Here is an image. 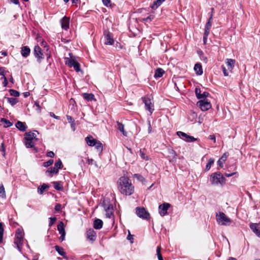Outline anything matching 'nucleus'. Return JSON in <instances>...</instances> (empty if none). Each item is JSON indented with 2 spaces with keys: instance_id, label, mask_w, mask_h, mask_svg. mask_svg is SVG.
I'll list each match as a JSON object with an SVG mask.
<instances>
[{
  "instance_id": "1",
  "label": "nucleus",
  "mask_w": 260,
  "mask_h": 260,
  "mask_svg": "<svg viewBox=\"0 0 260 260\" xmlns=\"http://www.w3.org/2000/svg\"><path fill=\"white\" fill-rule=\"evenodd\" d=\"M117 183L118 189L121 194L130 196L134 192V186L133 185L131 180L127 177H120Z\"/></svg>"
},
{
  "instance_id": "2",
  "label": "nucleus",
  "mask_w": 260,
  "mask_h": 260,
  "mask_svg": "<svg viewBox=\"0 0 260 260\" xmlns=\"http://www.w3.org/2000/svg\"><path fill=\"white\" fill-rule=\"evenodd\" d=\"M216 219L218 224L221 225H230L232 223L231 219L221 212L216 213Z\"/></svg>"
},
{
  "instance_id": "3",
  "label": "nucleus",
  "mask_w": 260,
  "mask_h": 260,
  "mask_svg": "<svg viewBox=\"0 0 260 260\" xmlns=\"http://www.w3.org/2000/svg\"><path fill=\"white\" fill-rule=\"evenodd\" d=\"M225 181L223 176L219 172L214 173L211 174L210 177V181L212 184H221L224 183Z\"/></svg>"
},
{
  "instance_id": "4",
  "label": "nucleus",
  "mask_w": 260,
  "mask_h": 260,
  "mask_svg": "<svg viewBox=\"0 0 260 260\" xmlns=\"http://www.w3.org/2000/svg\"><path fill=\"white\" fill-rule=\"evenodd\" d=\"M23 239V234L22 231L20 229L17 230L15 236L14 244L16 245L17 248L19 251L21 250V247L22 245Z\"/></svg>"
},
{
  "instance_id": "5",
  "label": "nucleus",
  "mask_w": 260,
  "mask_h": 260,
  "mask_svg": "<svg viewBox=\"0 0 260 260\" xmlns=\"http://www.w3.org/2000/svg\"><path fill=\"white\" fill-rule=\"evenodd\" d=\"M69 55L70 56V58L66 57L65 58L66 64L68 65L70 68L73 67L77 72L81 71V70L79 63L75 59L72 58L71 53L69 54Z\"/></svg>"
},
{
  "instance_id": "6",
  "label": "nucleus",
  "mask_w": 260,
  "mask_h": 260,
  "mask_svg": "<svg viewBox=\"0 0 260 260\" xmlns=\"http://www.w3.org/2000/svg\"><path fill=\"white\" fill-rule=\"evenodd\" d=\"M136 213L138 217L143 219L148 220L150 218L149 213L144 207H137Z\"/></svg>"
},
{
  "instance_id": "7",
  "label": "nucleus",
  "mask_w": 260,
  "mask_h": 260,
  "mask_svg": "<svg viewBox=\"0 0 260 260\" xmlns=\"http://www.w3.org/2000/svg\"><path fill=\"white\" fill-rule=\"evenodd\" d=\"M143 103L145 104V108L150 114H152L154 111V104L152 102V100L148 96H144L142 98Z\"/></svg>"
},
{
  "instance_id": "8",
  "label": "nucleus",
  "mask_w": 260,
  "mask_h": 260,
  "mask_svg": "<svg viewBox=\"0 0 260 260\" xmlns=\"http://www.w3.org/2000/svg\"><path fill=\"white\" fill-rule=\"evenodd\" d=\"M103 206L106 211V216L107 218H111L113 215V205L109 203H106V201H104L103 203Z\"/></svg>"
},
{
  "instance_id": "9",
  "label": "nucleus",
  "mask_w": 260,
  "mask_h": 260,
  "mask_svg": "<svg viewBox=\"0 0 260 260\" xmlns=\"http://www.w3.org/2000/svg\"><path fill=\"white\" fill-rule=\"evenodd\" d=\"M212 17H213V15H212V14H211L210 18H209L208 22L206 23V25H205V32L204 34V36H203V41H204V44L206 43L207 39V38L209 34L210 28L211 26V21L212 19Z\"/></svg>"
},
{
  "instance_id": "10",
  "label": "nucleus",
  "mask_w": 260,
  "mask_h": 260,
  "mask_svg": "<svg viewBox=\"0 0 260 260\" xmlns=\"http://www.w3.org/2000/svg\"><path fill=\"white\" fill-rule=\"evenodd\" d=\"M197 106L200 108L202 111H206L211 107V105L209 102L206 99L201 100L197 103Z\"/></svg>"
},
{
  "instance_id": "11",
  "label": "nucleus",
  "mask_w": 260,
  "mask_h": 260,
  "mask_svg": "<svg viewBox=\"0 0 260 260\" xmlns=\"http://www.w3.org/2000/svg\"><path fill=\"white\" fill-rule=\"evenodd\" d=\"M34 54L36 58H37V61L39 63L41 62L42 59L44 58V55L42 52V49L38 45L35 46L34 50Z\"/></svg>"
},
{
  "instance_id": "12",
  "label": "nucleus",
  "mask_w": 260,
  "mask_h": 260,
  "mask_svg": "<svg viewBox=\"0 0 260 260\" xmlns=\"http://www.w3.org/2000/svg\"><path fill=\"white\" fill-rule=\"evenodd\" d=\"M57 230L61 235L59 237V240L61 241L64 240L65 236H66V231L64 230V223L62 221H60L57 225Z\"/></svg>"
},
{
  "instance_id": "13",
  "label": "nucleus",
  "mask_w": 260,
  "mask_h": 260,
  "mask_svg": "<svg viewBox=\"0 0 260 260\" xmlns=\"http://www.w3.org/2000/svg\"><path fill=\"white\" fill-rule=\"evenodd\" d=\"M170 207V204L169 203H165L159 206V213L162 216H165L167 213V210Z\"/></svg>"
},
{
  "instance_id": "14",
  "label": "nucleus",
  "mask_w": 260,
  "mask_h": 260,
  "mask_svg": "<svg viewBox=\"0 0 260 260\" xmlns=\"http://www.w3.org/2000/svg\"><path fill=\"white\" fill-rule=\"evenodd\" d=\"M106 45H112L114 43V40L111 34L108 30H105L104 32Z\"/></svg>"
},
{
  "instance_id": "15",
  "label": "nucleus",
  "mask_w": 260,
  "mask_h": 260,
  "mask_svg": "<svg viewBox=\"0 0 260 260\" xmlns=\"http://www.w3.org/2000/svg\"><path fill=\"white\" fill-rule=\"evenodd\" d=\"M86 237L87 238L92 242L94 241L96 239V233L95 231L92 229H89L87 230L86 233Z\"/></svg>"
},
{
  "instance_id": "16",
  "label": "nucleus",
  "mask_w": 260,
  "mask_h": 260,
  "mask_svg": "<svg viewBox=\"0 0 260 260\" xmlns=\"http://www.w3.org/2000/svg\"><path fill=\"white\" fill-rule=\"evenodd\" d=\"M251 230L258 237H260V224L252 223L250 225Z\"/></svg>"
},
{
  "instance_id": "17",
  "label": "nucleus",
  "mask_w": 260,
  "mask_h": 260,
  "mask_svg": "<svg viewBox=\"0 0 260 260\" xmlns=\"http://www.w3.org/2000/svg\"><path fill=\"white\" fill-rule=\"evenodd\" d=\"M236 61L235 59H231V58H227L225 60V63L227 66L228 70L230 72H232L233 69H234L235 67Z\"/></svg>"
},
{
  "instance_id": "18",
  "label": "nucleus",
  "mask_w": 260,
  "mask_h": 260,
  "mask_svg": "<svg viewBox=\"0 0 260 260\" xmlns=\"http://www.w3.org/2000/svg\"><path fill=\"white\" fill-rule=\"evenodd\" d=\"M69 18L67 17H64L60 20L61 27L63 29L67 30L69 28Z\"/></svg>"
},
{
  "instance_id": "19",
  "label": "nucleus",
  "mask_w": 260,
  "mask_h": 260,
  "mask_svg": "<svg viewBox=\"0 0 260 260\" xmlns=\"http://www.w3.org/2000/svg\"><path fill=\"white\" fill-rule=\"evenodd\" d=\"M30 49L28 46H23L21 47V54L24 57H27L30 54Z\"/></svg>"
},
{
  "instance_id": "20",
  "label": "nucleus",
  "mask_w": 260,
  "mask_h": 260,
  "mask_svg": "<svg viewBox=\"0 0 260 260\" xmlns=\"http://www.w3.org/2000/svg\"><path fill=\"white\" fill-rule=\"evenodd\" d=\"M96 141L97 140L94 139L91 136H88L85 138V141L89 146H93L95 145V143L96 142Z\"/></svg>"
},
{
  "instance_id": "21",
  "label": "nucleus",
  "mask_w": 260,
  "mask_h": 260,
  "mask_svg": "<svg viewBox=\"0 0 260 260\" xmlns=\"http://www.w3.org/2000/svg\"><path fill=\"white\" fill-rule=\"evenodd\" d=\"M16 127L21 132H25L27 126L24 122L18 121L16 124Z\"/></svg>"
},
{
  "instance_id": "22",
  "label": "nucleus",
  "mask_w": 260,
  "mask_h": 260,
  "mask_svg": "<svg viewBox=\"0 0 260 260\" xmlns=\"http://www.w3.org/2000/svg\"><path fill=\"white\" fill-rule=\"evenodd\" d=\"M58 173V171L57 169L53 167L49 168L46 171V174L49 176L52 177L53 174H57Z\"/></svg>"
},
{
  "instance_id": "23",
  "label": "nucleus",
  "mask_w": 260,
  "mask_h": 260,
  "mask_svg": "<svg viewBox=\"0 0 260 260\" xmlns=\"http://www.w3.org/2000/svg\"><path fill=\"white\" fill-rule=\"evenodd\" d=\"M194 70L198 75H201L203 73L202 65L200 63H196L194 65Z\"/></svg>"
},
{
  "instance_id": "24",
  "label": "nucleus",
  "mask_w": 260,
  "mask_h": 260,
  "mask_svg": "<svg viewBox=\"0 0 260 260\" xmlns=\"http://www.w3.org/2000/svg\"><path fill=\"white\" fill-rule=\"evenodd\" d=\"M103 222L101 219H96L93 222V228L96 230L101 229L103 226Z\"/></svg>"
},
{
  "instance_id": "25",
  "label": "nucleus",
  "mask_w": 260,
  "mask_h": 260,
  "mask_svg": "<svg viewBox=\"0 0 260 260\" xmlns=\"http://www.w3.org/2000/svg\"><path fill=\"white\" fill-rule=\"evenodd\" d=\"M36 137V134L34 133L28 132L25 134L24 139L26 141H30L35 139Z\"/></svg>"
},
{
  "instance_id": "26",
  "label": "nucleus",
  "mask_w": 260,
  "mask_h": 260,
  "mask_svg": "<svg viewBox=\"0 0 260 260\" xmlns=\"http://www.w3.org/2000/svg\"><path fill=\"white\" fill-rule=\"evenodd\" d=\"M117 128L122 133L123 136H127V132L125 131L124 126L122 123L117 121Z\"/></svg>"
},
{
  "instance_id": "27",
  "label": "nucleus",
  "mask_w": 260,
  "mask_h": 260,
  "mask_svg": "<svg viewBox=\"0 0 260 260\" xmlns=\"http://www.w3.org/2000/svg\"><path fill=\"white\" fill-rule=\"evenodd\" d=\"M49 187V185L44 183L43 185L39 186L38 187V192L40 194H43L45 190Z\"/></svg>"
},
{
  "instance_id": "28",
  "label": "nucleus",
  "mask_w": 260,
  "mask_h": 260,
  "mask_svg": "<svg viewBox=\"0 0 260 260\" xmlns=\"http://www.w3.org/2000/svg\"><path fill=\"white\" fill-rule=\"evenodd\" d=\"M164 73L165 71L163 69L161 68H157L155 71L154 77L160 78L163 76Z\"/></svg>"
},
{
  "instance_id": "29",
  "label": "nucleus",
  "mask_w": 260,
  "mask_h": 260,
  "mask_svg": "<svg viewBox=\"0 0 260 260\" xmlns=\"http://www.w3.org/2000/svg\"><path fill=\"white\" fill-rule=\"evenodd\" d=\"M52 183L54 185V187L57 190L61 191L63 189L62 184L60 181H54Z\"/></svg>"
},
{
  "instance_id": "30",
  "label": "nucleus",
  "mask_w": 260,
  "mask_h": 260,
  "mask_svg": "<svg viewBox=\"0 0 260 260\" xmlns=\"http://www.w3.org/2000/svg\"><path fill=\"white\" fill-rule=\"evenodd\" d=\"M55 249L61 256L67 258V257L66 256V252L64 251V249L62 247L56 245L55 246Z\"/></svg>"
},
{
  "instance_id": "31",
  "label": "nucleus",
  "mask_w": 260,
  "mask_h": 260,
  "mask_svg": "<svg viewBox=\"0 0 260 260\" xmlns=\"http://www.w3.org/2000/svg\"><path fill=\"white\" fill-rule=\"evenodd\" d=\"M165 1V0H157L154 1L151 6V8L154 10L156 9Z\"/></svg>"
},
{
  "instance_id": "32",
  "label": "nucleus",
  "mask_w": 260,
  "mask_h": 260,
  "mask_svg": "<svg viewBox=\"0 0 260 260\" xmlns=\"http://www.w3.org/2000/svg\"><path fill=\"white\" fill-rule=\"evenodd\" d=\"M84 98L88 101H91L94 99V96L92 93H84L83 94Z\"/></svg>"
},
{
  "instance_id": "33",
  "label": "nucleus",
  "mask_w": 260,
  "mask_h": 260,
  "mask_svg": "<svg viewBox=\"0 0 260 260\" xmlns=\"http://www.w3.org/2000/svg\"><path fill=\"white\" fill-rule=\"evenodd\" d=\"M1 121L5 124L4 125L5 127H9L13 125V123L4 118H2Z\"/></svg>"
},
{
  "instance_id": "34",
  "label": "nucleus",
  "mask_w": 260,
  "mask_h": 260,
  "mask_svg": "<svg viewBox=\"0 0 260 260\" xmlns=\"http://www.w3.org/2000/svg\"><path fill=\"white\" fill-rule=\"evenodd\" d=\"M4 223L0 222V243H2L3 240V235L4 232Z\"/></svg>"
},
{
  "instance_id": "35",
  "label": "nucleus",
  "mask_w": 260,
  "mask_h": 260,
  "mask_svg": "<svg viewBox=\"0 0 260 260\" xmlns=\"http://www.w3.org/2000/svg\"><path fill=\"white\" fill-rule=\"evenodd\" d=\"M93 146H94L98 150L101 151L103 150V144L100 141L97 140Z\"/></svg>"
},
{
  "instance_id": "36",
  "label": "nucleus",
  "mask_w": 260,
  "mask_h": 260,
  "mask_svg": "<svg viewBox=\"0 0 260 260\" xmlns=\"http://www.w3.org/2000/svg\"><path fill=\"white\" fill-rule=\"evenodd\" d=\"M214 161V160L213 158H211L209 159V160L208 161V162L207 164V165L206 166L205 170L206 171H209L210 170L212 165L213 164Z\"/></svg>"
},
{
  "instance_id": "37",
  "label": "nucleus",
  "mask_w": 260,
  "mask_h": 260,
  "mask_svg": "<svg viewBox=\"0 0 260 260\" xmlns=\"http://www.w3.org/2000/svg\"><path fill=\"white\" fill-rule=\"evenodd\" d=\"M161 247L160 246H157L156 249V255L158 260H164L160 252Z\"/></svg>"
},
{
  "instance_id": "38",
  "label": "nucleus",
  "mask_w": 260,
  "mask_h": 260,
  "mask_svg": "<svg viewBox=\"0 0 260 260\" xmlns=\"http://www.w3.org/2000/svg\"><path fill=\"white\" fill-rule=\"evenodd\" d=\"M7 100L12 106H14L18 102V100L13 98H8Z\"/></svg>"
},
{
  "instance_id": "39",
  "label": "nucleus",
  "mask_w": 260,
  "mask_h": 260,
  "mask_svg": "<svg viewBox=\"0 0 260 260\" xmlns=\"http://www.w3.org/2000/svg\"><path fill=\"white\" fill-rule=\"evenodd\" d=\"M62 167V162L60 160V159H59L55 163V165H54V167L56 169H57V170L58 171H59V169H61V167Z\"/></svg>"
},
{
  "instance_id": "40",
  "label": "nucleus",
  "mask_w": 260,
  "mask_h": 260,
  "mask_svg": "<svg viewBox=\"0 0 260 260\" xmlns=\"http://www.w3.org/2000/svg\"><path fill=\"white\" fill-rule=\"evenodd\" d=\"M177 135L181 139H182L183 140H184V139L187 138L188 135H187L186 133L179 131L177 133Z\"/></svg>"
},
{
  "instance_id": "41",
  "label": "nucleus",
  "mask_w": 260,
  "mask_h": 260,
  "mask_svg": "<svg viewBox=\"0 0 260 260\" xmlns=\"http://www.w3.org/2000/svg\"><path fill=\"white\" fill-rule=\"evenodd\" d=\"M26 148H34V145L32 142V140L30 141H26L24 142Z\"/></svg>"
},
{
  "instance_id": "42",
  "label": "nucleus",
  "mask_w": 260,
  "mask_h": 260,
  "mask_svg": "<svg viewBox=\"0 0 260 260\" xmlns=\"http://www.w3.org/2000/svg\"><path fill=\"white\" fill-rule=\"evenodd\" d=\"M9 92L11 95L15 97H18L19 96V92L14 89H10Z\"/></svg>"
},
{
  "instance_id": "43",
  "label": "nucleus",
  "mask_w": 260,
  "mask_h": 260,
  "mask_svg": "<svg viewBox=\"0 0 260 260\" xmlns=\"http://www.w3.org/2000/svg\"><path fill=\"white\" fill-rule=\"evenodd\" d=\"M197 139L196 138H194L193 137L188 135L187 138L184 139V141L187 142H194Z\"/></svg>"
},
{
  "instance_id": "44",
  "label": "nucleus",
  "mask_w": 260,
  "mask_h": 260,
  "mask_svg": "<svg viewBox=\"0 0 260 260\" xmlns=\"http://www.w3.org/2000/svg\"><path fill=\"white\" fill-rule=\"evenodd\" d=\"M54 161L53 159H50L48 160L47 161L44 162L43 163V166L44 167H48L51 165H52Z\"/></svg>"
},
{
  "instance_id": "45",
  "label": "nucleus",
  "mask_w": 260,
  "mask_h": 260,
  "mask_svg": "<svg viewBox=\"0 0 260 260\" xmlns=\"http://www.w3.org/2000/svg\"><path fill=\"white\" fill-rule=\"evenodd\" d=\"M0 196L4 197L6 196L5 190L3 185L0 186Z\"/></svg>"
},
{
  "instance_id": "46",
  "label": "nucleus",
  "mask_w": 260,
  "mask_h": 260,
  "mask_svg": "<svg viewBox=\"0 0 260 260\" xmlns=\"http://www.w3.org/2000/svg\"><path fill=\"white\" fill-rule=\"evenodd\" d=\"M139 153H140V155L141 156V157L143 159H144L145 160H148V157L147 156H145V153L141 149L140 150Z\"/></svg>"
},
{
  "instance_id": "47",
  "label": "nucleus",
  "mask_w": 260,
  "mask_h": 260,
  "mask_svg": "<svg viewBox=\"0 0 260 260\" xmlns=\"http://www.w3.org/2000/svg\"><path fill=\"white\" fill-rule=\"evenodd\" d=\"M49 226L51 227L56 221V217H50L49 218Z\"/></svg>"
},
{
  "instance_id": "48",
  "label": "nucleus",
  "mask_w": 260,
  "mask_h": 260,
  "mask_svg": "<svg viewBox=\"0 0 260 260\" xmlns=\"http://www.w3.org/2000/svg\"><path fill=\"white\" fill-rule=\"evenodd\" d=\"M195 93L197 99H200V96L201 94V91L200 88H196L195 89Z\"/></svg>"
},
{
  "instance_id": "49",
  "label": "nucleus",
  "mask_w": 260,
  "mask_h": 260,
  "mask_svg": "<svg viewBox=\"0 0 260 260\" xmlns=\"http://www.w3.org/2000/svg\"><path fill=\"white\" fill-rule=\"evenodd\" d=\"M134 235H131L129 231H128V235L127 237V239L129 241H130L131 243H134Z\"/></svg>"
},
{
  "instance_id": "50",
  "label": "nucleus",
  "mask_w": 260,
  "mask_h": 260,
  "mask_svg": "<svg viewBox=\"0 0 260 260\" xmlns=\"http://www.w3.org/2000/svg\"><path fill=\"white\" fill-rule=\"evenodd\" d=\"M1 79L2 80H4L3 82V85L4 87H6L8 85V80H7V78L5 76H3V77H1Z\"/></svg>"
},
{
  "instance_id": "51",
  "label": "nucleus",
  "mask_w": 260,
  "mask_h": 260,
  "mask_svg": "<svg viewBox=\"0 0 260 260\" xmlns=\"http://www.w3.org/2000/svg\"><path fill=\"white\" fill-rule=\"evenodd\" d=\"M209 93L208 92H204L203 93H201V96H200V99H205V98L207 96H208Z\"/></svg>"
},
{
  "instance_id": "52",
  "label": "nucleus",
  "mask_w": 260,
  "mask_h": 260,
  "mask_svg": "<svg viewBox=\"0 0 260 260\" xmlns=\"http://www.w3.org/2000/svg\"><path fill=\"white\" fill-rule=\"evenodd\" d=\"M221 68H222V72H223V73L224 74V76H229V73L227 71V70L226 69L225 67L223 66H221Z\"/></svg>"
},
{
  "instance_id": "53",
  "label": "nucleus",
  "mask_w": 260,
  "mask_h": 260,
  "mask_svg": "<svg viewBox=\"0 0 260 260\" xmlns=\"http://www.w3.org/2000/svg\"><path fill=\"white\" fill-rule=\"evenodd\" d=\"M229 155V153L227 152L224 153L222 156L220 158L221 159H222L223 161H225V160L227 159V157Z\"/></svg>"
},
{
  "instance_id": "54",
  "label": "nucleus",
  "mask_w": 260,
  "mask_h": 260,
  "mask_svg": "<svg viewBox=\"0 0 260 260\" xmlns=\"http://www.w3.org/2000/svg\"><path fill=\"white\" fill-rule=\"evenodd\" d=\"M55 210L56 211H60L61 209V205L60 204H57L55 206Z\"/></svg>"
},
{
  "instance_id": "55",
  "label": "nucleus",
  "mask_w": 260,
  "mask_h": 260,
  "mask_svg": "<svg viewBox=\"0 0 260 260\" xmlns=\"http://www.w3.org/2000/svg\"><path fill=\"white\" fill-rule=\"evenodd\" d=\"M47 156L48 157H53L55 155L54 152L52 151H48L47 153V154H46Z\"/></svg>"
},
{
  "instance_id": "56",
  "label": "nucleus",
  "mask_w": 260,
  "mask_h": 260,
  "mask_svg": "<svg viewBox=\"0 0 260 260\" xmlns=\"http://www.w3.org/2000/svg\"><path fill=\"white\" fill-rule=\"evenodd\" d=\"M67 119L70 123H73L75 121L74 119L70 115H67Z\"/></svg>"
},
{
  "instance_id": "57",
  "label": "nucleus",
  "mask_w": 260,
  "mask_h": 260,
  "mask_svg": "<svg viewBox=\"0 0 260 260\" xmlns=\"http://www.w3.org/2000/svg\"><path fill=\"white\" fill-rule=\"evenodd\" d=\"M153 18V16H149L146 18H145L143 19L144 22H148V21H151V20Z\"/></svg>"
},
{
  "instance_id": "58",
  "label": "nucleus",
  "mask_w": 260,
  "mask_h": 260,
  "mask_svg": "<svg viewBox=\"0 0 260 260\" xmlns=\"http://www.w3.org/2000/svg\"><path fill=\"white\" fill-rule=\"evenodd\" d=\"M105 6L108 7L110 5V0H102Z\"/></svg>"
},
{
  "instance_id": "59",
  "label": "nucleus",
  "mask_w": 260,
  "mask_h": 260,
  "mask_svg": "<svg viewBox=\"0 0 260 260\" xmlns=\"http://www.w3.org/2000/svg\"><path fill=\"white\" fill-rule=\"evenodd\" d=\"M225 161H223L222 159H221L220 158L217 161V164L221 168H222L223 167V163Z\"/></svg>"
},
{
  "instance_id": "60",
  "label": "nucleus",
  "mask_w": 260,
  "mask_h": 260,
  "mask_svg": "<svg viewBox=\"0 0 260 260\" xmlns=\"http://www.w3.org/2000/svg\"><path fill=\"white\" fill-rule=\"evenodd\" d=\"M0 151L4 152L3 155L5 156V148L4 147V143H2V144H1V148H0Z\"/></svg>"
},
{
  "instance_id": "61",
  "label": "nucleus",
  "mask_w": 260,
  "mask_h": 260,
  "mask_svg": "<svg viewBox=\"0 0 260 260\" xmlns=\"http://www.w3.org/2000/svg\"><path fill=\"white\" fill-rule=\"evenodd\" d=\"M0 76H2V77L5 76V70L3 68H0Z\"/></svg>"
},
{
  "instance_id": "62",
  "label": "nucleus",
  "mask_w": 260,
  "mask_h": 260,
  "mask_svg": "<svg viewBox=\"0 0 260 260\" xmlns=\"http://www.w3.org/2000/svg\"><path fill=\"white\" fill-rule=\"evenodd\" d=\"M208 138L211 140H213L214 141V142H216V138L214 135H210L209 136Z\"/></svg>"
},
{
  "instance_id": "63",
  "label": "nucleus",
  "mask_w": 260,
  "mask_h": 260,
  "mask_svg": "<svg viewBox=\"0 0 260 260\" xmlns=\"http://www.w3.org/2000/svg\"><path fill=\"white\" fill-rule=\"evenodd\" d=\"M93 162H94L93 159H91H91L88 158L87 160V162L88 163V165H92L93 164Z\"/></svg>"
},
{
  "instance_id": "64",
  "label": "nucleus",
  "mask_w": 260,
  "mask_h": 260,
  "mask_svg": "<svg viewBox=\"0 0 260 260\" xmlns=\"http://www.w3.org/2000/svg\"><path fill=\"white\" fill-rule=\"evenodd\" d=\"M71 128L73 129V131H75L76 129L75 121H74L73 123H71Z\"/></svg>"
}]
</instances>
